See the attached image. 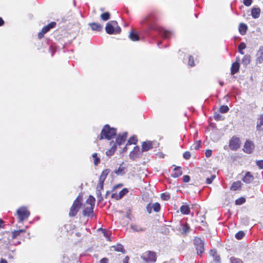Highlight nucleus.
I'll list each match as a JSON object with an SVG mask.
<instances>
[{"label":"nucleus","instance_id":"obj_15","mask_svg":"<svg viewBox=\"0 0 263 263\" xmlns=\"http://www.w3.org/2000/svg\"><path fill=\"white\" fill-rule=\"evenodd\" d=\"M210 255L213 257V260L215 263H220V256L217 254L215 249H212L210 251Z\"/></svg>","mask_w":263,"mask_h":263},{"label":"nucleus","instance_id":"obj_4","mask_svg":"<svg viewBox=\"0 0 263 263\" xmlns=\"http://www.w3.org/2000/svg\"><path fill=\"white\" fill-rule=\"evenodd\" d=\"M17 215L19 222H22L23 221L27 220L30 215V212L25 206H22L17 209Z\"/></svg>","mask_w":263,"mask_h":263},{"label":"nucleus","instance_id":"obj_3","mask_svg":"<svg viewBox=\"0 0 263 263\" xmlns=\"http://www.w3.org/2000/svg\"><path fill=\"white\" fill-rule=\"evenodd\" d=\"M105 30L108 34H118L121 32V28L115 21L108 22L105 27Z\"/></svg>","mask_w":263,"mask_h":263},{"label":"nucleus","instance_id":"obj_24","mask_svg":"<svg viewBox=\"0 0 263 263\" xmlns=\"http://www.w3.org/2000/svg\"><path fill=\"white\" fill-rule=\"evenodd\" d=\"M247 25L243 23H240L239 26V31L241 35H244L246 34V31L247 30Z\"/></svg>","mask_w":263,"mask_h":263},{"label":"nucleus","instance_id":"obj_10","mask_svg":"<svg viewBox=\"0 0 263 263\" xmlns=\"http://www.w3.org/2000/svg\"><path fill=\"white\" fill-rule=\"evenodd\" d=\"M254 148V146L253 143L249 140L246 141L243 150V151L248 154H251Z\"/></svg>","mask_w":263,"mask_h":263},{"label":"nucleus","instance_id":"obj_1","mask_svg":"<svg viewBox=\"0 0 263 263\" xmlns=\"http://www.w3.org/2000/svg\"><path fill=\"white\" fill-rule=\"evenodd\" d=\"M117 130L115 128L110 127L108 124L104 126L102 130L100 139H107L110 140L116 136Z\"/></svg>","mask_w":263,"mask_h":263},{"label":"nucleus","instance_id":"obj_29","mask_svg":"<svg viewBox=\"0 0 263 263\" xmlns=\"http://www.w3.org/2000/svg\"><path fill=\"white\" fill-rule=\"evenodd\" d=\"M129 37L133 41H138L139 40V35L135 34L133 31L130 32Z\"/></svg>","mask_w":263,"mask_h":263},{"label":"nucleus","instance_id":"obj_11","mask_svg":"<svg viewBox=\"0 0 263 263\" xmlns=\"http://www.w3.org/2000/svg\"><path fill=\"white\" fill-rule=\"evenodd\" d=\"M127 137V133L124 132L122 135H119L116 139V143L119 146L125 142Z\"/></svg>","mask_w":263,"mask_h":263},{"label":"nucleus","instance_id":"obj_35","mask_svg":"<svg viewBox=\"0 0 263 263\" xmlns=\"http://www.w3.org/2000/svg\"><path fill=\"white\" fill-rule=\"evenodd\" d=\"M125 168L124 167L120 166L118 170L115 171V173L118 175H122L125 174Z\"/></svg>","mask_w":263,"mask_h":263},{"label":"nucleus","instance_id":"obj_37","mask_svg":"<svg viewBox=\"0 0 263 263\" xmlns=\"http://www.w3.org/2000/svg\"><path fill=\"white\" fill-rule=\"evenodd\" d=\"M24 232H25L24 230H18L14 231V232H12V237L13 238H15L17 236L20 235L21 233H24Z\"/></svg>","mask_w":263,"mask_h":263},{"label":"nucleus","instance_id":"obj_6","mask_svg":"<svg viewBox=\"0 0 263 263\" xmlns=\"http://www.w3.org/2000/svg\"><path fill=\"white\" fill-rule=\"evenodd\" d=\"M194 243L198 254L204 252V242L200 238L195 237L194 240Z\"/></svg>","mask_w":263,"mask_h":263},{"label":"nucleus","instance_id":"obj_23","mask_svg":"<svg viewBox=\"0 0 263 263\" xmlns=\"http://www.w3.org/2000/svg\"><path fill=\"white\" fill-rule=\"evenodd\" d=\"M182 232L181 234L183 235H186L190 231V226L187 223L182 224Z\"/></svg>","mask_w":263,"mask_h":263},{"label":"nucleus","instance_id":"obj_36","mask_svg":"<svg viewBox=\"0 0 263 263\" xmlns=\"http://www.w3.org/2000/svg\"><path fill=\"white\" fill-rule=\"evenodd\" d=\"M250 56L248 55H245L242 60V64L246 66L250 63Z\"/></svg>","mask_w":263,"mask_h":263},{"label":"nucleus","instance_id":"obj_7","mask_svg":"<svg viewBox=\"0 0 263 263\" xmlns=\"http://www.w3.org/2000/svg\"><path fill=\"white\" fill-rule=\"evenodd\" d=\"M142 150L140 151L138 146L134 147L133 151L129 154V158L133 160H135L138 158H140L142 156Z\"/></svg>","mask_w":263,"mask_h":263},{"label":"nucleus","instance_id":"obj_41","mask_svg":"<svg viewBox=\"0 0 263 263\" xmlns=\"http://www.w3.org/2000/svg\"><path fill=\"white\" fill-rule=\"evenodd\" d=\"M153 209L156 212H158L160 210V205L159 203L156 202L152 204Z\"/></svg>","mask_w":263,"mask_h":263},{"label":"nucleus","instance_id":"obj_13","mask_svg":"<svg viewBox=\"0 0 263 263\" xmlns=\"http://www.w3.org/2000/svg\"><path fill=\"white\" fill-rule=\"evenodd\" d=\"M153 142L152 141L143 142L142 144V152H147L153 148Z\"/></svg>","mask_w":263,"mask_h":263},{"label":"nucleus","instance_id":"obj_38","mask_svg":"<svg viewBox=\"0 0 263 263\" xmlns=\"http://www.w3.org/2000/svg\"><path fill=\"white\" fill-rule=\"evenodd\" d=\"M92 158H93V163L95 165H98L100 162V159L98 157L97 153H94L92 155Z\"/></svg>","mask_w":263,"mask_h":263},{"label":"nucleus","instance_id":"obj_43","mask_svg":"<svg viewBox=\"0 0 263 263\" xmlns=\"http://www.w3.org/2000/svg\"><path fill=\"white\" fill-rule=\"evenodd\" d=\"M229 108L227 105H222L220 107L219 111L221 113H226L228 111Z\"/></svg>","mask_w":263,"mask_h":263},{"label":"nucleus","instance_id":"obj_25","mask_svg":"<svg viewBox=\"0 0 263 263\" xmlns=\"http://www.w3.org/2000/svg\"><path fill=\"white\" fill-rule=\"evenodd\" d=\"M109 172V171L108 169L104 170L100 176L99 181L104 182Z\"/></svg>","mask_w":263,"mask_h":263},{"label":"nucleus","instance_id":"obj_44","mask_svg":"<svg viewBox=\"0 0 263 263\" xmlns=\"http://www.w3.org/2000/svg\"><path fill=\"white\" fill-rule=\"evenodd\" d=\"M245 235V233L243 231H239L235 234V237L237 239H241Z\"/></svg>","mask_w":263,"mask_h":263},{"label":"nucleus","instance_id":"obj_28","mask_svg":"<svg viewBox=\"0 0 263 263\" xmlns=\"http://www.w3.org/2000/svg\"><path fill=\"white\" fill-rule=\"evenodd\" d=\"M114 250L117 252H121L124 253L125 250L123 246L121 244H118L116 246H114L111 247Z\"/></svg>","mask_w":263,"mask_h":263},{"label":"nucleus","instance_id":"obj_34","mask_svg":"<svg viewBox=\"0 0 263 263\" xmlns=\"http://www.w3.org/2000/svg\"><path fill=\"white\" fill-rule=\"evenodd\" d=\"M116 147H117V146L115 145V144L114 143V145L111 147V148L106 151V155L109 156H112L114 154V152H115V151L116 149Z\"/></svg>","mask_w":263,"mask_h":263},{"label":"nucleus","instance_id":"obj_45","mask_svg":"<svg viewBox=\"0 0 263 263\" xmlns=\"http://www.w3.org/2000/svg\"><path fill=\"white\" fill-rule=\"evenodd\" d=\"M231 263H242V261L239 259L234 257H232L230 258Z\"/></svg>","mask_w":263,"mask_h":263},{"label":"nucleus","instance_id":"obj_5","mask_svg":"<svg viewBox=\"0 0 263 263\" xmlns=\"http://www.w3.org/2000/svg\"><path fill=\"white\" fill-rule=\"evenodd\" d=\"M141 258L147 262H154L156 261V255L154 252L148 251L144 253Z\"/></svg>","mask_w":263,"mask_h":263},{"label":"nucleus","instance_id":"obj_63","mask_svg":"<svg viewBox=\"0 0 263 263\" xmlns=\"http://www.w3.org/2000/svg\"><path fill=\"white\" fill-rule=\"evenodd\" d=\"M4 23V21H3V20L0 17V26H2Z\"/></svg>","mask_w":263,"mask_h":263},{"label":"nucleus","instance_id":"obj_56","mask_svg":"<svg viewBox=\"0 0 263 263\" xmlns=\"http://www.w3.org/2000/svg\"><path fill=\"white\" fill-rule=\"evenodd\" d=\"M103 185L104 182H100L99 181V183L97 185V189H100V190H103Z\"/></svg>","mask_w":263,"mask_h":263},{"label":"nucleus","instance_id":"obj_2","mask_svg":"<svg viewBox=\"0 0 263 263\" xmlns=\"http://www.w3.org/2000/svg\"><path fill=\"white\" fill-rule=\"evenodd\" d=\"M83 196L81 195H79L76 199L74 201L72 205L71 206L69 215L70 217L75 216L81 206V202L82 201Z\"/></svg>","mask_w":263,"mask_h":263},{"label":"nucleus","instance_id":"obj_22","mask_svg":"<svg viewBox=\"0 0 263 263\" xmlns=\"http://www.w3.org/2000/svg\"><path fill=\"white\" fill-rule=\"evenodd\" d=\"M89 25L91 27V29L93 30L100 31L102 29V26L100 24L98 23H90Z\"/></svg>","mask_w":263,"mask_h":263},{"label":"nucleus","instance_id":"obj_18","mask_svg":"<svg viewBox=\"0 0 263 263\" xmlns=\"http://www.w3.org/2000/svg\"><path fill=\"white\" fill-rule=\"evenodd\" d=\"M260 9L259 8H253L251 10V15L254 18H257L259 17Z\"/></svg>","mask_w":263,"mask_h":263},{"label":"nucleus","instance_id":"obj_16","mask_svg":"<svg viewBox=\"0 0 263 263\" xmlns=\"http://www.w3.org/2000/svg\"><path fill=\"white\" fill-rule=\"evenodd\" d=\"M93 208H94L92 206H88L85 208L83 212V215L92 217L93 214Z\"/></svg>","mask_w":263,"mask_h":263},{"label":"nucleus","instance_id":"obj_55","mask_svg":"<svg viewBox=\"0 0 263 263\" xmlns=\"http://www.w3.org/2000/svg\"><path fill=\"white\" fill-rule=\"evenodd\" d=\"M152 209H153V207H152V205H151L150 203L148 204L146 206V210H147V212L148 213H152Z\"/></svg>","mask_w":263,"mask_h":263},{"label":"nucleus","instance_id":"obj_48","mask_svg":"<svg viewBox=\"0 0 263 263\" xmlns=\"http://www.w3.org/2000/svg\"><path fill=\"white\" fill-rule=\"evenodd\" d=\"M188 64L192 67L195 65L194 59L191 55L189 56V57Z\"/></svg>","mask_w":263,"mask_h":263},{"label":"nucleus","instance_id":"obj_59","mask_svg":"<svg viewBox=\"0 0 263 263\" xmlns=\"http://www.w3.org/2000/svg\"><path fill=\"white\" fill-rule=\"evenodd\" d=\"M108 260L106 258H103L100 261L101 263H108Z\"/></svg>","mask_w":263,"mask_h":263},{"label":"nucleus","instance_id":"obj_19","mask_svg":"<svg viewBox=\"0 0 263 263\" xmlns=\"http://www.w3.org/2000/svg\"><path fill=\"white\" fill-rule=\"evenodd\" d=\"M257 60L259 63H263V47H260L257 53Z\"/></svg>","mask_w":263,"mask_h":263},{"label":"nucleus","instance_id":"obj_49","mask_svg":"<svg viewBox=\"0 0 263 263\" xmlns=\"http://www.w3.org/2000/svg\"><path fill=\"white\" fill-rule=\"evenodd\" d=\"M215 175H212L211 177L207 178L206 179V183L207 184H211L213 180L215 179Z\"/></svg>","mask_w":263,"mask_h":263},{"label":"nucleus","instance_id":"obj_21","mask_svg":"<svg viewBox=\"0 0 263 263\" xmlns=\"http://www.w3.org/2000/svg\"><path fill=\"white\" fill-rule=\"evenodd\" d=\"M254 177L251 173L247 172L243 178V181L247 183H249L253 181Z\"/></svg>","mask_w":263,"mask_h":263},{"label":"nucleus","instance_id":"obj_12","mask_svg":"<svg viewBox=\"0 0 263 263\" xmlns=\"http://www.w3.org/2000/svg\"><path fill=\"white\" fill-rule=\"evenodd\" d=\"M128 192V190L126 188L123 189L121 190L118 194L114 193L111 195V197L112 198H115L117 200L120 199L122 198L125 195H126Z\"/></svg>","mask_w":263,"mask_h":263},{"label":"nucleus","instance_id":"obj_33","mask_svg":"<svg viewBox=\"0 0 263 263\" xmlns=\"http://www.w3.org/2000/svg\"><path fill=\"white\" fill-rule=\"evenodd\" d=\"M241 184V183L240 181L233 182L231 186V190L233 191H236L240 187Z\"/></svg>","mask_w":263,"mask_h":263},{"label":"nucleus","instance_id":"obj_9","mask_svg":"<svg viewBox=\"0 0 263 263\" xmlns=\"http://www.w3.org/2000/svg\"><path fill=\"white\" fill-rule=\"evenodd\" d=\"M56 25V23L55 22H51L48 25L43 27L41 31H40L38 33V37L39 39H42L44 34L48 32L50 29L54 28Z\"/></svg>","mask_w":263,"mask_h":263},{"label":"nucleus","instance_id":"obj_27","mask_svg":"<svg viewBox=\"0 0 263 263\" xmlns=\"http://www.w3.org/2000/svg\"><path fill=\"white\" fill-rule=\"evenodd\" d=\"M95 201H96L95 198L92 196L90 195L89 196L88 198L87 199V200H86V203L90 205L89 206H92V207L94 208Z\"/></svg>","mask_w":263,"mask_h":263},{"label":"nucleus","instance_id":"obj_46","mask_svg":"<svg viewBox=\"0 0 263 263\" xmlns=\"http://www.w3.org/2000/svg\"><path fill=\"white\" fill-rule=\"evenodd\" d=\"M96 195L99 201H101L103 200V198L101 196V190L100 189H97Z\"/></svg>","mask_w":263,"mask_h":263},{"label":"nucleus","instance_id":"obj_50","mask_svg":"<svg viewBox=\"0 0 263 263\" xmlns=\"http://www.w3.org/2000/svg\"><path fill=\"white\" fill-rule=\"evenodd\" d=\"M161 198L164 200H168L170 198V196L167 194L163 193L161 194Z\"/></svg>","mask_w":263,"mask_h":263},{"label":"nucleus","instance_id":"obj_42","mask_svg":"<svg viewBox=\"0 0 263 263\" xmlns=\"http://www.w3.org/2000/svg\"><path fill=\"white\" fill-rule=\"evenodd\" d=\"M246 201V199L243 197L239 198L235 200V204L236 205H241L245 203Z\"/></svg>","mask_w":263,"mask_h":263},{"label":"nucleus","instance_id":"obj_26","mask_svg":"<svg viewBox=\"0 0 263 263\" xmlns=\"http://www.w3.org/2000/svg\"><path fill=\"white\" fill-rule=\"evenodd\" d=\"M180 212L184 215H188L190 212V209L188 205H183L180 208Z\"/></svg>","mask_w":263,"mask_h":263},{"label":"nucleus","instance_id":"obj_20","mask_svg":"<svg viewBox=\"0 0 263 263\" xmlns=\"http://www.w3.org/2000/svg\"><path fill=\"white\" fill-rule=\"evenodd\" d=\"M175 172L172 173L171 176L174 178H177L180 176L182 174V172L181 170V167L179 166H176L174 168Z\"/></svg>","mask_w":263,"mask_h":263},{"label":"nucleus","instance_id":"obj_14","mask_svg":"<svg viewBox=\"0 0 263 263\" xmlns=\"http://www.w3.org/2000/svg\"><path fill=\"white\" fill-rule=\"evenodd\" d=\"M239 59L238 58H236V61L235 62L233 63L231 67V73L232 74H235L237 72L239 69Z\"/></svg>","mask_w":263,"mask_h":263},{"label":"nucleus","instance_id":"obj_51","mask_svg":"<svg viewBox=\"0 0 263 263\" xmlns=\"http://www.w3.org/2000/svg\"><path fill=\"white\" fill-rule=\"evenodd\" d=\"M183 157L185 159L188 160L191 157V154L189 152H185L183 153Z\"/></svg>","mask_w":263,"mask_h":263},{"label":"nucleus","instance_id":"obj_32","mask_svg":"<svg viewBox=\"0 0 263 263\" xmlns=\"http://www.w3.org/2000/svg\"><path fill=\"white\" fill-rule=\"evenodd\" d=\"M159 33L164 39H167L168 37V34L171 33L163 29H161L159 30Z\"/></svg>","mask_w":263,"mask_h":263},{"label":"nucleus","instance_id":"obj_39","mask_svg":"<svg viewBox=\"0 0 263 263\" xmlns=\"http://www.w3.org/2000/svg\"><path fill=\"white\" fill-rule=\"evenodd\" d=\"M101 18L104 21H107L110 18V14L108 12H105L101 15Z\"/></svg>","mask_w":263,"mask_h":263},{"label":"nucleus","instance_id":"obj_52","mask_svg":"<svg viewBox=\"0 0 263 263\" xmlns=\"http://www.w3.org/2000/svg\"><path fill=\"white\" fill-rule=\"evenodd\" d=\"M243 3L245 6L249 7L251 5L252 3V0H243Z\"/></svg>","mask_w":263,"mask_h":263},{"label":"nucleus","instance_id":"obj_58","mask_svg":"<svg viewBox=\"0 0 263 263\" xmlns=\"http://www.w3.org/2000/svg\"><path fill=\"white\" fill-rule=\"evenodd\" d=\"M212 151L211 150H207L205 153V155L206 157H210L212 155Z\"/></svg>","mask_w":263,"mask_h":263},{"label":"nucleus","instance_id":"obj_17","mask_svg":"<svg viewBox=\"0 0 263 263\" xmlns=\"http://www.w3.org/2000/svg\"><path fill=\"white\" fill-rule=\"evenodd\" d=\"M262 126H263V114L260 115L258 119L256 125L257 130H262L263 128L262 127Z\"/></svg>","mask_w":263,"mask_h":263},{"label":"nucleus","instance_id":"obj_30","mask_svg":"<svg viewBox=\"0 0 263 263\" xmlns=\"http://www.w3.org/2000/svg\"><path fill=\"white\" fill-rule=\"evenodd\" d=\"M138 141L137 137L135 136H133L131 137L129 140L127 141V142L126 143V146L129 145L131 144H136Z\"/></svg>","mask_w":263,"mask_h":263},{"label":"nucleus","instance_id":"obj_31","mask_svg":"<svg viewBox=\"0 0 263 263\" xmlns=\"http://www.w3.org/2000/svg\"><path fill=\"white\" fill-rule=\"evenodd\" d=\"M131 229L135 232H143L145 229L136 224H131Z\"/></svg>","mask_w":263,"mask_h":263},{"label":"nucleus","instance_id":"obj_60","mask_svg":"<svg viewBox=\"0 0 263 263\" xmlns=\"http://www.w3.org/2000/svg\"><path fill=\"white\" fill-rule=\"evenodd\" d=\"M129 260V257L126 256L123 260V263H128Z\"/></svg>","mask_w":263,"mask_h":263},{"label":"nucleus","instance_id":"obj_61","mask_svg":"<svg viewBox=\"0 0 263 263\" xmlns=\"http://www.w3.org/2000/svg\"><path fill=\"white\" fill-rule=\"evenodd\" d=\"M149 16H147V17H146L142 22H141V23L142 24H144L145 22H146L149 19Z\"/></svg>","mask_w":263,"mask_h":263},{"label":"nucleus","instance_id":"obj_8","mask_svg":"<svg viewBox=\"0 0 263 263\" xmlns=\"http://www.w3.org/2000/svg\"><path fill=\"white\" fill-rule=\"evenodd\" d=\"M240 145V140L238 138L236 137H233L229 142V147L232 150L237 149L239 148Z\"/></svg>","mask_w":263,"mask_h":263},{"label":"nucleus","instance_id":"obj_62","mask_svg":"<svg viewBox=\"0 0 263 263\" xmlns=\"http://www.w3.org/2000/svg\"><path fill=\"white\" fill-rule=\"evenodd\" d=\"M0 263H8L6 259L2 258L0 261Z\"/></svg>","mask_w":263,"mask_h":263},{"label":"nucleus","instance_id":"obj_57","mask_svg":"<svg viewBox=\"0 0 263 263\" xmlns=\"http://www.w3.org/2000/svg\"><path fill=\"white\" fill-rule=\"evenodd\" d=\"M183 180L184 182H188L190 181V177L188 175H184L183 177Z\"/></svg>","mask_w":263,"mask_h":263},{"label":"nucleus","instance_id":"obj_53","mask_svg":"<svg viewBox=\"0 0 263 263\" xmlns=\"http://www.w3.org/2000/svg\"><path fill=\"white\" fill-rule=\"evenodd\" d=\"M246 48V45L245 43H241L238 46V50H242Z\"/></svg>","mask_w":263,"mask_h":263},{"label":"nucleus","instance_id":"obj_40","mask_svg":"<svg viewBox=\"0 0 263 263\" xmlns=\"http://www.w3.org/2000/svg\"><path fill=\"white\" fill-rule=\"evenodd\" d=\"M200 144H201V141H197L194 144H193L191 146V148L192 149L197 150L199 148Z\"/></svg>","mask_w":263,"mask_h":263},{"label":"nucleus","instance_id":"obj_54","mask_svg":"<svg viewBox=\"0 0 263 263\" xmlns=\"http://www.w3.org/2000/svg\"><path fill=\"white\" fill-rule=\"evenodd\" d=\"M214 118L215 120L217 121H220L223 120L222 116L219 114H215L214 115Z\"/></svg>","mask_w":263,"mask_h":263},{"label":"nucleus","instance_id":"obj_64","mask_svg":"<svg viewBox=\"0 0 263 263\" xmlns=\"http://www.w3.org/2000/svg\"><path fill=\"white\" fill-rule=\"evenodd\" d=\"M122 184H119L117 185H116L115 187H114V189H116V188H118V187H121L122 186Z\"/></svg>","mask_w":263,"mask_h":263},{"label":"nucleus","instance_id":"obj_47","mask_svg":"<svg viewBox=\"0 0 263 263\" xmlns=\"http://www.w3.org/2000/svg\"><path fill=\"white\" fill-rule=\"evenodd\" d=\"M256 164L259 169H263V160H256Z\"/></svg>","mask_w":263,"mask_h":263}]
</instances>
